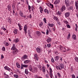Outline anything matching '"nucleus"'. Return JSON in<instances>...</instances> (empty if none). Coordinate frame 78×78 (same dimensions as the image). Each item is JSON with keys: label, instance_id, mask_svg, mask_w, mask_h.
<instances>
[{"label": "nucleus", "instance_id": "de8ad7c7", "mask_svg": "<svg viewBox=\"0 0 78 78\" xmlns=\"http://www.w3.org/2000/svg\"><path fill=\"white\" fill-rule=\"evenodd\" d=\"M35 78H40V77H39L37 75H36L35 76Z\"/></svg>", "mask_w": 78, "mask_h": 78}, {"label": "nucleus", "instance_id": "b1692460", "mask_svg": "<svg viewBox=\"0 0 78 78\" xmlns=\"http://www.w3.org/2000/svg\"><path fill=\"white\" fill-rule=\"evenodd\" d=\"M28 69H25V73L26 75H28Z\"/></svg>", "mask_w": 78, "mask_h": 78}, {"label": "nucleus", "instance_id": "1a4fd4ad", "mask_svg": "<svg viewBox=\"0 0 78 78\" xmlns=\"http://www.w3.org/2000/svg\"><path fill=\"white\" fill-rule=\"evenodd\" d=\"M65 3L66 5V6H69L70 5V3H69V1H65Z\"/></svg>", "mask_w": 78, "mask_h": 78}, {"label": "nucleus", "instance_id": "2f4dec72", "mask_svg": "<svg viewBox=\"0 0 78 78\" xmlns=\"http://www.w3.org/2000/svg\"><path fill=\"white\" fill-rule=\"evenodd\" d=\"M49 76L51 78H53V74L52 73H50Z\"/></svg>", "mask_w": 78, "mask_h": 78}, {"label": "nucleus", "instance_id": "9b49d317", "mask_svg": "<svg viewBox=\"0 0 78 78\" xmlns=\"http://www.w3.org/2000/svg\"><path fill=\"white\" fill-rule=\"evenodd\" d=\"M36 68H34L31 71L33 73H34V72H36Z\"/></svg>", "mask_w": 78, "mask_h": 78}, {"label": "nucleus", "instance_id": "c85d7f7f", "mask_svg": "<svg viewBox=\"0 0 78 78\" xmlns=\"http://www.w3.org/2000/svg\"><path fill=\"white\" fill-rule=\"evenodd\" d=\"M49 5H50L49 7L50 8H52V9L53 8L54 6H53V5L50 3V4H49Z\"/></svg>", "mask_w": 78, "mask_h": 78}, {"label": "nucleus", "instance_id": "473e14b6", "mask_svg": "<svg viewBox=\"0 0 78 78\" xmlns=\"http://www.w3.org/2000/svg\"><path fill=\"white\" fill-rule=\"evenodd\" d=\"M76 28H75V30L76 31H78V28H78V26H77V24H76Z\"/></svg>", "mask_w": 78, "mask_h": 78}, {"label": "nucleus", "instance_id": "052dcab7", "mask_svg": "<svg viewBox=\"0 0 78 78\" xmlns=\"http://www.w3.org/2000/svg\"><path fill=\"white\" fill-rule=\"evenodd\" d=\"M5 45L6 46H8V45H9V44H8V43L7 42L5 43Z\"/></svg>", "mask_w": 78, "mask_h": 78}, {"label": "nucleus", "instance_id": "e433bc0d", "mask_svg": "<svg viewBox=\"0 0 78 78\" xmlns=\"http://www.w3.org/2000/svg\"><path fill=\"white\" fill-rule=\"evenodd\" d=\"M57 15H58V16H60V15H61V12H60L59 11H58L57 12Z\"/></svg>", "mask_w": 78, "mask_h": 78}, {"label": "nucleus", "instance_id": "a19ab883", "mask_svg": "<svg viewBox=\"0 0 78 78\" xmlns=\"http://www.w3.org/2000/svg\"><path fill=\"white\" fill-rule=\"evenodd\" d=\"M14 77H15V78H18V77H19V76H18V75L17 74H15L14 75Z\"/></svg>", "mask_w": 78, "mask_h": 78}, {"label": "nucleus", "instance_id": "20e7f679", "mask_svg": "<svg viewBox=\"0 0 78 78\" xmlns=\"http://www.w3.org/2000/svg\"><path fill=\"white\" fill-rule=\"evenodd\" d=\"M65 10H66V7L64 6H63L60 9V11L61 12H63Z\"/></svg>", "mask_w": 78, "mask_h": 78}, {"label": "nucleus", "instance_id": "4468645a", "mask_svg": "<svg viewBox=\"0 0 78 78\" xmlns=\"http://www.w3.org/2000/svg\"><path fill=\"white\" fill-rule=\"evenodd\" d=\"M60 2V1L59 0H57L54 2V4L56 5L57 4H58Z\"/></svg>", "mask_w": 78, "mask_h": 78}, {"label": "nucleus", "instance_id": "680f3d73", "mask_svg": "<svg viewBox=\"0 0 78 78\" xmlns=\"http://www.w3.org/2000/svg\"><path fill=\"white\" fill-rule=\"evenodd\" d=\"M28 33L29 35H30V30H28Z\"/></svg>", "mask_w": 78, "mask_h": 78}, {"label": "nucleus", "instance_id": "4be33fe9", "mask_svg": "<svg viewBox=\"0 0 78 78\" xmlns=\"http://www.w3.org/2000/svg\"><path fill=\"white\" fill-rule=\"evenodd\" d=\"M44 12L45 13H46V12H47L48 14H49V12H48V10H47V9H45L44 10Z\"/></svg>", "mask_w": 78, "mask_h": 78}, {"label": "nucleus", "instance_id": "a878e982", "mask_svg": "<svg viewBox=\"0 0 78 78\" xmlns=\"http://www.w3.org/2000/svg\"><path fill=\"white\" fill-rule=\"evenodd\" d=\"M29 69L30 70V71H31V70H32V69H33V68H32V66H31L30 65L29 66Z\"/></svg>", "mask_w": 78, "mask_h": 78}, {"label": "nucleus", "instance_id": "a211bd4d", "mask_svg": "<svg viewBox=\"0 0 78 78\" xmlns=\"http://www.w3.org/2000/svg\"><path fill=\"white\" fill-rule=\"evenodd\" d=\"M30 62V60H25L24 61V64H27L28 63H29Z\"/></svg>", "mask_w": 78, "mask_h": 78}, {"label": "nucleus", "instance_id": "5701e85b", "mask_svg": "<svg viewBox=\"0 0 78 78\" xmlns=\"http://www.w3.org/2000/svg\"><path fill=\"white\" fill-rule=\"evenodd\" d=\"M54 19L57 21V22H58V18L56 16H54Z\"/></svg>", "mask_w": 78, "mask_h": 78}, {"label": "nucleus", "instance_id": "ea45409f", "mask_svg": "<svg viewBox=\"0 0 78 78\" xmlns=\"http://www.w3.org/2000/svg\"><path fill=\"white\" fill-rule=\"evenodd\" d=\"M15 5L14 4L12 5V7L13 9H15V8H16V6H15Z\"/></svg>", "mask_w": 78, "mask_h": 78}, {"label": "nucleus", "instance_id": "864d4df0", "mask_svg": "<svg viewBox=\"0 0 78 78\" xmlns=\"http://www.w3.org/2000/svg\"><path fill=\"white\" fill-rule=\"evenodd\" d=\"M49 70H50V73H52V69H51V68H49Z\"/></svg>", "mask_w": 78, "mask_h": 78}, {"label": "nucleus", "instance_id": "69168bd1", "mask_svg": "<svg viewBox=\"0 0 78 78\" xmlns=\"http://www.w3.org/2000/svg\"><path fill=\"white\" fill-rule=\"evenodd\" d=\"M29 17L30 19H31L32 17V16H31V14H30L29 15Z\"/></svg>", "mask_w": 78, "mask_h": 78}, {"label": "nucleus", "instance_id": "9d476101", "mask_svg": "<svg viewBox=\"0 0 78 78\" xmlns=\"http://www.w3.org/2000/svg\"><path fill=\"white\" fill-rule=\"evenodd\" d=\"M36 34L37 35L38 37H39V36H40L41 34V32L39 31H37L36 32Z\"/></svg>", "mask_w": 78, "mask_h": 78}, {"label": "nucleus", "instance_id": "09e8293b", "mask_svg": "<svg viewBox=\"0 0 78 78\" xmlns=\"http://www.w3.org/2000/svg\"><path fill=\"white\" fill-rule=\"evenodd\" d=\"M51 62H55V60H54V59H53V58H51Z\"/></svg>", "mask_w": 78, "mask_h": 78}, {"label": "nucleus", "instance_id": "7ed1b4c3", "mask_svg": "<svg viewBox=\"0 0 78 78\" xmlns=\"http://www.w3.org/2000/svg\"><path fill=\"white\" fill-rule=\"evenodd\" d=\"M28 65H23L22 64V63L21 64V69H23V67L27 68L28 67Z\"/></svg>", "mask_w": 78, "mask_h": 78}, {"label": "nucleus", "instance_id": "79ce46f5", "mask_svg": "<svg viewBox=\"0 0 78 78\" xmlns=\"http://www.w3.org/2000/svg\"><path fill=\"white\" fill-rule=\"evenodd\" d=\"M59 48H60V49L61 50H62V49H63V48H62V46H61V45H60L59 46Z\"/></svg>", "mask_w": 78, "mask_h": 78}, {"label": "nucleus", "instance_id": "dca6fc26", "mask_svg": "<svg viewBox=\"0 0 78 78\" xmlns=\"http://www.w3.org/2000/svg\"><path fill=\"white\" fill-rule=\"evenodd\" d=\"M18 25L19 27L20 30H22V27L20 25V24L19 23L18 24Z\"/></svg>", "mask_w": 78, "mask_h": 78}, {"label": "nucleus", "instance_id": "2eb2a0df", "mask_svg": "<svg viewBox=\"0 0 78 78\" xmlns=\"http://www.w3.org/2000/svg\"><path fill=\"white\" fill-rule=\"evenodd\" d=\"M4 69L5 70H8V71H10L11 69H10V68H9V67H8V66H5L4 67Z\"/></svg>", "mask_w": 78, "mask_h": 78}, {"label": "nucleus", "instance_id": "774afa93", "mask_svg": "<svg viewBox=\"0 0 78 78\" xmlns=\"http://www.w3.org/2000/svg\"><path fill=\"white\" fill-rule=\"evenodd\" d=\"M4 58V56H3L2 55H1V59H3Z\"/></svg>", "mask_w": 78, "mask_h": 78}, {"label": "nucleus", "instance_id": "13d9d810", "mask_svg": "<svg viewBox=\"0 0 78 78\" xmlns=\"http://www.w3.org/2000/svg\"><path fill=\"white\" fill-rule=\"evenodd\" d=\"M28 8L29 10H30V9H31V6L29 5H28Z\"/></svg>", "mask_w": 78, "mask_h": 78}, {"label": "nucleus", "instance_id": "f704fd0d", "mask_svg": "<svg viewBox=\"0 0 78 78\" xmlns=\"http://www.w3.org/2000/svg\"><path fill=\"white\" fill-rule=\"evenodd\" d=\"M57 75L58 77V78H61V75H60V74L59 73H57Z\"/></svg>", "mask_w": 78, "mask_h": 78}, {"label": "nucleus", "instance_id": "412c9836", "mask_svg": "<svg viewBox=\"0 0 78 78\" xmlns=\"http://www.w3.org/2000/svg\"><path fill=\"white\" fill-rule=\"evenodd\" d=\"M42 70L43 72H44V73H45V69L44 66L42 67Z\"/></svg>", "mask_w": 78, "mask_h": 78}, {"label": "nucleus", "instance_id": "72a5a7b5", "mask_svg": "<svg viewBox=\"0 0 78 78\" xmlns=\"http://www.w3.org/2000/svg\"><path fill=\"white\" fill-rule=\"evenodd\" d=\"M20 16L23 17V13L21 11L20 12Z\"/></svg>", "mask_w": 78, "mask_h": 78}, {"label": "nucleus", "instance_id": "aec40b11", "mask_svg": "<svg viewBox=\"0 0 78 78\" xmlns=\"http://www.w3.org/2000/svg\"><path fill=\"white\" fill-rule=\"evenodd\" d=\"M48 25L50 27H53V26H54V24L52 23V24H50V23H48Z\"/></svg>", "mask_w": 78, "mask_h": 78}, {"label": "nucleus", "instance_id": "c03bdc74", "mask_svg": "<svg viewBox=\"0 0 78 78\" xmlns=\"http://www.w3.org/2000/svg\"><path fill=\"white\" fill-rule=\"evenodd\" d=\"M39 26L40 27H42V25H43V23L42 22H41L40 24H39Z\"/></svg>", "mask_w": 78, "mask_h": 78}, {"label": "nucleus", "instance_id": "0eeeda50", "mask_svg": "<svg viewBox=\"0 0 78 78\" xmlns=\"http://www.w3.org/2000/svg\"><path fill=\"white\" fill-rule=\"evenodd\" d=\"M34 59L36 60V61H38V58H37V54H34Z\"/></svg>", "mask_w": 78, "mask_h": 78}, {"label": "nucleus", "instance_id": "ddd939ff", "mask_svg": "<svg viewBox=\"0 0 78 78\" xmlns=\"http://www.w3.org/2000/svg\"><path fill=\"white\" fill-rule=\"evenodd\" d=\"M7 8L8 11H11V5H8L7 6Z\"/></svg>", "mask_w": 78, "mask_h": 78}, {"label": "nucleus", "instance_id": "7c9ffc66", "mask_svg": "<svg viewBox=\"0 0 78 78\" xmlns=\"http://www.w3.org/2000/svg\"><path fill=\"white\" fill-rule=\"evenodd\" d=\"M72 37L73 39H76V35L75 34L73 35L72 36Z\"/></svg>", "mask_w": 78, "mask_h": 78}, {"label": "nucleus", "instance_id": "37998d69", "mask_svg": "<svg viewBox=\"0 0 78 78\" xmlns=\"http://www.w3.org/2000/svg\"><path fill=\"white\" fill-rule=\"evenodd\" d=\"M75 60L76 61L78 62V57H76L75 58Z\"/></svg>", "mask_w": 78, "mask_h": 78}, {"label": "nucleus", "instance_id": "bf43d9fd", "mask_svg": "<svg viewBox=\"0 0 78 78\" xmlns=\"http://www.w3.org/2000/svg\"><path fill=\"white\" fill-rule=\"evenodd\" d=\"M64 23H65L66 24H67L68 23V22L67 21H64Z\"/></svg>", "mask_w": 78, "mask_h": 78}, {"label": "nucleus", "instance_id": "58836bf2", "mask_svg": "<svg viewBox=\"0 0 78 78\" xmlns=\"http://www.w3.org/2000/svg\"><path fill=\"white\" fill-rule=\"evenodd\" d=\"M43 20H44V23H47V22H46L47 20L46 19V18H44L43 19Z\"/></svg>", "mask_w": 78, "mask_h": 78}, {"label": "nucleus", "instance_id": "39448f33", "mask_svg": "<svg viewBox=\"0 0 78 78\" xmlns=\"http://www.w3.org/2000/svg\"><path fill=\"white\" fill-rule=\"evenodd\" d=\"M75 5L76 6V9L77 11H78V1L77 2H75Z\"/></svg>", "mask_w": 78, "mask_h": 78}, {"label": "nucleus", "instance_id": "3c124183", "mask_svg": "<svg viewBox=\"0 0 78 78\" xmlns=\"http://www.w3.org/2000/svg\"><path fill=\"white\" fill-rule=\"evenodd\" d=\"M67 28H70V26L69 25V24H67L66 25Z\"/></svg>", "mask_w": 78, "mask_h": 78}, {"label": "nucleus", "instance_id": "bb28decb", "mask_svg": "<svg viewBox=\"0 0 78 78\" xmlns=\"http://www.w3.org/2000/svg\"><path fill=\"white\" fill-rule=\"evenodd\" d=\"M8 22H9L10 23H12V21H11V20L10 18H8Z\"/></svg>", "mask_w": 78, "mask_h": 78}, {"label": "nucleus", "instance_id": "6e6552de", "mask_svg": "<svg viewBox=\"0 0 78 78\" xmlns=\"http://www.w3.org/2000/svg\"><path fill=\"white\" fill-rule=\"evenodd\" d=\"M24 31H25V34H27V25H25L24 27Z\"/></svg>", "mask_w": 78, "mask_h": 78}, {"label": "nucleus", "instance_id": "c756f323", "mask_svg": "<svg viewBox=\"0 0 78 78\" xmlns=\"http://www.w3.org/2000/svg\"><path fill=\"white\" fill-rule=\"evenodd\" d=\"M27 55H24L23 57H22V58L23 59H27Z\"/></svg>", "mask_w": 78, "mask_h": 78}, {"label": "nucleus", "instance_id": "6e6d98bb", "mask_svg": "<svg viewBox=\"0 0 78 78\" xmlns=\"http://www.w3.org/2000/svg\"><path fill=\"white\" fill-rule=\"evenodd\" d=\"M46 77L47 78H49V76H48V73L46 75Z\"/></svg>", "mask_w": 78, "mask_h": 78}, {"label": "nucleus", "instance_id": "5fc2aeb1", "mask_svg": "<svg viewBox=\"0 0 78 78\" xmlns=\"http://www.w3.org/2000/svg\"><path fill=\"white\" fill-rule=\"evenodd\" d=\"M2 50H3V51H5V48L4 47H3L2 48Z\"/></svg>", "mask_w": 78, "mask_h": 78}, {"label": "nucleus", "instance_id": "8fccbe9b", "mask_svg": "<svg viewBox=\"0 0 78 78\" xmlns=\"http://www.w3.org/2000/svg\"><path fill=\"white\" fill-rule=\"evenodd\" d=\"M2 29L4 31H6V29L5 28H4V27H2Z\"/></svg>", "mask_w": 78, "mask_h": 78}, {"label": "nucleus", "instance_id": "f257e3e1", "mask_svg": "<svg viewBox=\"0 0 78 78\" xmlns=\"http://www.w3.org/2000/svg\"><path fill=\"white\" fill-rule=\"evenodd\" d=\"M11 50H12V54L14 55H16L17 53H18V50L16 48V46H15V44H13V46L11 48Z\"/></svg>", "mask_w": 78, "mask_h": 78}, {"label": "nucleus", "instance_id": "cd10ccee", "mask_svg": "<svg viewBox=\"0 0 78 78\" xmlns=\"http://www.w3.org/2000/svg\"><path fill=\"white\" fill-rule=\"evenodd\" d=\"M39 9H40V11L41 13H42V11H43V10H42V8L41 6L40 7Z\"/></svg>", "mask_w": 78, "mask_h": 78}, {"label": "nucleus", "instance_id": "e2e57ef3", "mask_svg": "<svg viewBox=\"0 0 78 78\" xmlns=\"http://www.w3.org/2000/svg\"><path fill=\"white\" fill-rule=\"evenodd\" d=\"M18 68H20V65H18L17 66Z\"/></svg>", "mask_w": 78, "mask_h": 78}, {"label": "nucleus", "instance_id": "4c0bfd02", "mask_svg": "<svg viewBox=\"0 0 78 78\" xmlns=\"http://www.w3.org/2000/svg\"><path fill=\"white\" fill-rule=\"evenodd\" d=\"M13 33L15 34H16L17 33V30H16V29H15V30L13 31Z\"/></svg>", "mask_w": 78, "mask_h": 78}, {"label": "nucleus", "instance_id": "603ef678", "mask_svg": "<svg viewBox=\"0 0 78 78\" xmlns=\"http://www.w3.org/2000/svg\"><path fill=\"white\" fill-rule=\"evenodd\" d=\"M48 47H51V44H47V45Z\"/></svg>", "mask_w": 78, "mask_h": 78}, {"label": "nucleus", "instance_id": "423d86ee", "mask_svg": "<svg viewBox=\"0 0 78 78\" xmlns=\"http://www.w3.org/2000/svg\"><path fill=\"white\" fill-rule=\"evenodd\" d=\"M36 50L38 53H41L42 51V49L41 48H36Z\"/></svg>", "mask_w": 78, "mask_h": 78}, {"label": "nucleus", "instance_id": "393cba45", "mask_svg": "<svg viewBox=\"0 0 78 78\" xmlns=\"http://www.w3.org/2000/svg\"><path fill=\"white\" fill-rule=\"evenodd\" d=\"M14 42H19V39L16 38V39L14 40L13 41Z\"/></svg>", "mask_w": 78, "mask_h": 78}, {"label": "nucleus", "instance_id": "a18cd8bd", "mask_svg": "<svg viewBox=\"0 0 78 78\" xmlns=\"http://www.w3.org/2000/svg\"><path fill=\"white\" fill-rule=\"evenodd\" d=\"M5 78H9V75H7L6 76L5 75Z\"/></svg>", "mask_w": 78, "mask_h": 78}, {"label": "nucleus", "instance_id": "0e129e2a", "mask_svg": "<svg viewBox=\"0 0 78 78\" xmlns=\"http://www.w3.org/2000/svg\"><path fill=\"white\" fill-rule=\"evenodd\" d=\"M48 34V30L47 29V30L46 34Z\"/></svg>", "mask_w": 78, "mask_h": 78}, {"label": "nucleus", "instance_id": "c9c22d12", "mask_svg": "<svg viewBox=\"0 0 78 78\" xmlns=\"http://www.w3.org/2000/svg\"><path fill=\"white\" fill-rule=\"evenodd\" d=\"M70 34L69 33L68 34V37H67V39H70Z\"/></svg>", "mask_w": 78, "mask_h": 78}, {"label": "nucleus", "instance_id": "6ab92c4d", "mask_svg": "<svg viewBox=\"0 0 78 78\" xmlns=\"http://www.w3.org/2000/svg\"><path fill=\"white\" fill-rule=\"evenodd\" d=\"M55 60L56 61H58V60L59 59V56H56L55 58Z\"/></svg>", "mask_w": 78, "mask_h": 78}, {"label": "nucleus", "instance_id": "4d7b16f0", "mask_svg": "<svg viewBox=\"0 0 78 78\" xmlns=\"http://www.w3.org/2000/svg\"><path fill=\"white\" fill-rule=\"evenodd\" d=\"M72 76L73 78H75V76L73 74L72 75Z\"/></svg>", "mask_w": 78, "mask_h": 78}, {"label": "nucleus", "instance_id": "49530a36", "mask_svg": "<svg viewBox=\"0 0 78 78\" xmlns=\"http://www.w3.org/2000/svg\"><path fill=\"white\" fill-rule=\"evenodd\" d=\"M39 69H40V70H41V69H42V66H41L40 65L39 66Z\"/></svg>", "mask_w": 78, "mask_h": 78}, {"label": "nucleus", "instance_id": "f8f14e48", "mask_svg": "<svg viewBox=\"0 0 78 78\" xmlns=\"http://www.w3.org/2000/svg\"><path fill=\"white\" fill-rule=\"evenodd\" d=\"M70 15V13L69 12H66L65 14V17L67 18L68 17L69 15Z\"/></svg>", "mask_w": 78, "mask_h": 78}, {"label": "nucleus", "instance_id": "f3484780", "mask_svg": "<svg viewBox=\"0 0 78 78\" xmlns=\"http://www.w3.org/2000/svg\"><path fill=\"white\" fill-rule=\"evenodd\" d=\"M51 39L50 38H48L47 39V42H48V43H49V42H51Z\"/></svg>", "mask_w": 78, "mask_h": 78}, {"label": "nucleus", "instance_id": "f03ea898", "mask_svg": "<svg viewBox=\"0 0 78 78\" xmlns=\"http://www.w3.org/2000/svg\"><path fill=\"white\" fill-rule=\"evenodd\" d=\"M56 68L57 70H61L63 68H64V66H63V65H62L61 66H58L56 67Z\"/></svg>", "mask_w": 78, "mask_h": 78}, {"label": "nucleus", "instance_id": "338daca9", "mask_svg": "<svg viewBox=\"0 0 78 78\" xmlns=\"http://www.w3.org/2000/svg\"><path fill=\"white\" fill-rule=\"evenodd\" d=\"M37 2H38V3H39V2H41V0H37Z\"/></svg>", "mask_w": 78, "mask_h": 78}]
</instances>
